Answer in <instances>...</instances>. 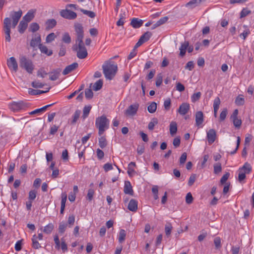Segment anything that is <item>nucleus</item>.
Masks as SVG:
<instances>
[{"label": "nucleus", "mask_w": 254, "mask_h": 254, "mask_svg": "<svg viewBox=\"0 0 254 254\" xmlns=\"http://www.w3.org/2000/svg\"><path fill=\"white\" fill-rule=\"evenodd\" d=\"M110 120L104 115L97 117L95 120V127L98 129L99 135L103 134L109 128Z\"/></svg>", "instance_id": "nucleus-1"}, {"label": "nucleus", "mask_w": 254, "mask_h": 254, "mask_svg": "<svg viewBox=\"0 0 254 254\" xmlns=\"http://www.w3.org/2000/svg\"><path fill=\"white\" fill-rule=\"evenodd\" d=\"M103 73L106 79L111 80L115 76L118 66L116 64L106 63L102 66Z\"/></svg>", "instance_id": "nucleus-2"}, {"label": "nucleus", "mask_w": 254, "mask_h": 254, "mask_svg": "<svg viewBox=\"0 0 254 254\" xmlns=\"http://www.w3.org/2000/svg\"><path fill=\"white\" fill-rule=\"evenodd\" d=\"M19 64L21 68H24L29 73H32L34 66L32 61L25 56H21L19 58Z\"/></svg>", "instance_id": "nucleus-3"}, {"label": "nucleus", "mask_w": 254, "mask_h": 254, "mask_svg": "<svg viewBox=\"0 0 254 254\" xmlns=\"http://www.w3.org/2000/svg\"><path fill=\"white\" fill-rule=\"evenodd\" d=\"M73 50L77 53V57L80 59H85L88 55L87 50L84 46L83 41L81 43H76L73 46Z\"/></svg>", "instance_id": "nucleus-4"}, {"label": "nucleus", "mask_w": 254, "mask_h": 254, "mask_svg": "<svg viewBox=\"0 0 254 254\" xmlns=\"http://www.w3.org/2000/svg\"><path fill=\"white\" fill-rule=\"evenodd\" d=\"M29 106L28 103L23 102H13L8 105L9 108L14 112H19L22 110H25Z\"/></svg>", "instance_id": "nucleus-5"}, {"label": "nucleus", "mask_w": 254, "mask_h": 254, "mask_svg": "<svg viewBox=\"0 0 254 254\" xmlns=\"http://www.w3.org/2000/svg\"><path fill=\"white\" fill-rule=\"evenodd\" d=\"M10 28L11 20L8 17L5 18L3 21V29L5 34V40L8 42H10Z\"/></svg>", "instance_id": "nucleus-6"}, {"label": "nucleus", "mask_w": 254, "mask_h": 254, "mask_svg": "<svg viewBox=\"0 0 254 254\" xmlns=\"http://www.w3.org/2000/svg\"><path fill=\"white\" fill-rule=\"evenodd\" d=\"M75 31L77 35L76 43H81L83 38V29L82 26L79 23H75L74 24Z\"/></svg>", "instance_id": "nucleus-7"}, {"label": "nucleus", "mask_w": 254, "mask_h": 254, "mask_svg": "<svg viewBox=\"0 0 254 254\" xmlns=\"http://www.w3.org/2000/svg\"><path fill=\"white\" fill-rule=\"evenodd\" d=\"M239 111L238 109H235L230 117V120L233 122L234 126L239 128L242 125V120L238 118Z\"/></svg>", "instance_id": "nucleus-8"}, {"label": "nucleus", "mask_w": 254, "mask_h": 254, "mask_svg": "<svg viewBox=\"0 0 254 254\" xmlns=\"http://www.w3.org/2000/svg\"><path fill=\"white\" fill-rule=\"evenodd\" d=\"M60 14L63 17L68 19H73L77 16L75 12L67 9L62 10L60 12Z\"/></svg>", "instance_id": "nucleus-9"}, {"label": "nucleus", "mask_w": 254, "mask_h": 254, "mask_svg": "<svg viewBox=\"0 0 254 254\" xmlns=\"http://www.w3.org/2000/svg\"><path fill=\"white\" fill-rule=\"evenodd\" d=\"M22 14V11L21 10H19L18 11H14L11 14V18L12 20V26L13 28H15L19 20L21 17Z\"/></svg>", "instance_id": "nucleus-10"}, {"label": "nucleus", "mask_w": 254, "mask_h": 254, "mask_svg": "<svg viewBox=\"0 0 254 254\" xmlns=\"http://www.w3.org/2000/svg\"><path fill=\"white\" fill-rule=\"evenodd\" d=\"M7 65L8 68L15 72L18 70V64L15 58L10 57L7 60Z\"/></svg>", "instance_id": "nucleus-11"}, {"label": "nucleus", "mask_w": 254, "mask_h": 254, "mask_svg": "<svg viewBox=\"0 0 254 254\" xmlns=\"http://www.w3.org/2000/svg\"><path fill=\"white\" fill-rule=\"evenodd\" d=\"M139 108V104L135 103L130 105L126 111V114L129 116H133L136 114Z\"/></svg>", "instance_id": "nucleus-12"}, {"label": "nucleus", "mask_w": 254, "mask_h": 254, "mask_svg": "<svg viewBox=\"0 0 254 254\" xmlns=\"http://www.w3.org/2000/svg\"><path fill=\"white\" fill-rule=\"evenodd\" d=\"M216 134L215 130L210 129L207 132V139L209 144L213 143L216 138Z\"/></svg>", "instance_id": "nucleus-13"}, {"label": "nucleus", "mask_w": 254, "mask_h": 254, "mask_svg": "<svg viewBox=\"0 0 254 254\" xmlns=\"http://www.w3.org/2000/svg\"><path fill=\"white\" fill-rule=\"evenodd\" d=\"M41 39L39 34H35L30 42V46L33 48H35L38 46L39 47L41 44Z\"/></svg>", "instance_id": "nucleus-14"}, {"label": "nucleus", "mask_w": 254, "mask_h": 254, "mask_svg": "<svg viewBox=\"0 0 254 254\" xmlns=\"http://www.w3.org/2000/svg\"><path fill=\"white\" fill-rule=\"evenodd\" d=\"M35 12V9H32L29 10L27 13L23 16V20L27 23L29 22L34 18Z\"/></svg>", "instance_id": "nucleus-15"}, {"label": "nucleus", "mask_w": 254, "mask_h": 254, "mask_svg": "<svg viewBox=\"0 0 254 254\" xmlns=\"http://www.w3.org/2000/svg\"><path fill=\"white\" fill-rule=\"evenodd\" d=\"M190 109V105L188 103H183L178 110V113L181 115H186Z\"/></svg>", "instance_id": "nucleus-16"}, {"label": "nucleus", "mask_w": 254, "mask_h": 254, "mask_svg": "<svg viewBox=\"0 0 254 254\" xmlns=\"http://www.w3.org/2000/svg\"><path fill=\"white\" fill-rule=\"evenodd\" d=\"M203 122V114L201 111H198L195 114V123L197 127H200Z\"/></svg>", "instance_id": "nucleus-17"}, {"label": "nucleus", "mask_w": 254, "mask_h": 254, "mask_svg": "<svg viewBox=\"0 0 254 254\" xmlns=\"http://www.w3.org/2000/svg\"><path fill=\"white\" fill-rule=\"evenodd\" d=\"M127 208L130 211L135 212L138 208L137 201L134 199H131L128 203Z\"/></svg>", "instance_id": "nucleus-18"}, {"label": "nucleus", "mask_w": 254, "mask_h": 254, "mask_svg": "<svg viewBox=\"0 0 254 254\" xmlns=\"http://www.w3.org/2000/svg\"><path fill=\"white\" fill-rule=\"evenodd\" d=\"M135 166V163L134 162H131L128 165L127 173L130 177L133 176L135 174V171L134 170Z\"/></svg>", "instance_id": "nucleus-19"}, {"label": "nucleus", "mask_w": 254, "mask_h": 254, "mask_svg": "<svg viewBox=\"0 0 254 254\" xmlns=\"http://www.w3.org/2000/svg\"><path fill=\"white\" fill-rule=\"evenodd\" d=\"M143 23V21L137 18H133L130 22V25L134 28H138L141 27Z\"/></svg>", "instance_id": "nucleus-20"}, {"label": "nucleus", "mask_w": 254, "mask_h": 254, "mask_svg": "<svg viewBox=\"0 0 254 254\" xmlns=\"http://www.w3.org/2000/svg\"><path fill=\"white\" fill-rule=\"evenodd\" d=\"M78 66V64L74 63L67 66L64 70L63 73L64 75H66L75 69Z\"/></svg>", "instance_id": "nucleus-21"}, {"label": "nucleus", "mask_w": 254, "mask_h": 254, "mask_svg": "<svg viewBox=\"0 0 254 254\" xmlns=\"http://www.w3.org/2000/svg\"><path fill=\"white\" fill-rule=\"evenodd\" d=\"M177 124L176 122L174 121L171 122L169 126V130L172 136H174V135L177 133Z\"/></svg>", "instance_id": "nucleus-22"}, {"label": "nucleus", "mask_w": 254, "mask_h": 254, "mask_svg": "<svg viewBox=\"0 0 254 254\" xmlns=\"http://www.w3.org/2000/svg\"><path fill=\"white\" fill-rule=\"evenodd\" d=\"M124 192L126 194H128L130 195L133 194V190L130 183L129 181H126L125 183Z\"/></svg>", "instance_id": "nucleus-23"}, {"label": "nucleus", "mask_w": 254, "mask_h": 254, "mask_svg": "<svg viewBox=\"0 0 254 254\" xmlns=\"http://www.w3.org/2000/svg\"><path fill=\"white\" fill-rule=\"evenodd\" d=\"M189 46V42L185 41L184 43H181V46L179 48L180 55L183 57L186 52V50Z\"/></svg>", "instance_id": "nucleus-24"}, {"label": "nucleus", "mask_w": 254, "mask_h": 254, "mask_svg": "<svg viewBox=\"0 0 254 254\" xmlns=\"http://www.w3.org/2000/svg\"><path fill=\"white\" fill-rule=\"evenodd\" d=\"M205 0H192L186 4V6L190 8H193L198 5L202 1Z\"/></svg>", "instance_id": "nucleus-25"}, {"label": "nucleus", "mask_w": 254, "mask_h": 254, "mask_svg": "<svg viewBox=\"0 0 254 254\" xmlns=\"http://www.w3.org/2000/svg\"><path fill=\"white\" fill-rule=\"evenodd\" d=\"M61 71V69L60 68H58L51 72L50 73V79L52 81H55L57 80L60 75Z\"/></svg>", "instance_id": "nucleus-26"}, {"label": "nucleus", "mask_w": 254, "mask_h": 254, "mask_svg": "<svg viewBox=\"0 0 254 254\" xmlns=\"http://www.w3.org/2000/svg\"><path fill=\"white\" fill-rule=\"evenodd\" d=\"M39 49L42 53L48 56H51L53 54V51L52 50L48 49L47 46L42 44L40 45Z\"/></svg>", "instance_id": "nucleus-27"}, {"label": "nucleus", "mask_w": 254, "mask_h": 254, "mask_svg": "<svg viewBox=\"0 0 254 254\" xmlns=\"http://www.w3.org/2000/svg\"><path fill=\"white\" fill-rule=\"evenodd\" d=\"M54 104V103L46 105L41 108L37 109L31 112L29 114L30 115H33V114H40L42 112H45L48 108L52 106Z\"/></svg>", "instance_id": "nucleus-28"}, {"label": "nucleus", "mask_w": 254, "mask_h": 254, "mask_svg": "<svg viewBox=\"0 0 254 254\" xmlns=\"http://www.w3.org/2000/svg\"><path fill=\"white\" fill-rule=\"evenodd\" d=\"M220 104V100L218 97L215 99L213 102V108H214V116L215 118L217 117V112L219 109V105Z\"/></svg>", "instance_id": "nucleus-29"}, {"label": "nucleus", "mask_w": 254, "mask_h": 254, "mask_svg": "<svg viewBox=\"0 0 254 254\" xmlns=\"http://www.w3.org/2000/svg\"><path fill=\"white\" fill-rule=\"evenodd\" d=\"M239 169L241 171H243V172L246 174H249L251 172L252 169L249 163H245L243 166Z\"/></svg>", "instance_id": "nucleus-30"}, {"label": "nucleus", "mask_w": 254, "mask_h": 254, "mask_svg": "<svg viewBox=\"0 0 254 254\" xmlns=\"http://www.w3.org/2000/svg\"><path fill=\"white\" fill-rule=\"evenodd\" d=\"M28 26V23L22 20L20 22L18 26V31L20 33H23L26 29Z\"/></svg>", "instance_id": "nucleus-31"}, {"label": "nucleus", "mask_w": 254, "mask_h": 254, "mask_svg": "<svg viewBox=\"0 0 254 254\" xmlns=\"http://www.w3.org/2000/svg\"><path fill=\"white\" fill-rule=\"evenodd\" d=\"M38 240L37 236L34 235L32 238V246L35 249H38L41 248V245Z\"/></svg>", "instance_id": "nucleus-32"}, {"label": "nucleus", "mask_w": 254, "mask_h": 254, "mask_svg": "<svg viewBox=\"0 0 254 254\" xmlns=\"http://www.w3.org/2000/svg\"><path fill=\"white\" fill-rule=\"evenodd\" d=\"M56 24L57 21L54 19H48L46 22V29H52L56 25Z\"/></svg>", "instance_id": "nucleus-33"}, {"label": "nucleus", "mask_w": 254, "mask_h": 254, "mask_svg": "<svg viewBox=\"0 0 254 254\" xmlns=\"http://www.w3.org/2000/svg\"><path fill=\"white\" fill-rule=\"evenodd\" d=\"M80 114L81 111L80 110H77L75 111L72 117V119L71 122V124H75L76 123L80 116Z\"/></svg>", "instance_id": "nucleus-34"}, {"label": "nucleus", "mask_w": 254, "mask_h": 254, "mask_svg": "<svg viewBox=\"0 0 254 254\" xmlns=\"http://www.w3.org/2000/svg\"><path fill=\"white\" fill-rule=\"evenodd\" d=\"M91 109V107L90 106H85L83 110V115L82 116V118L83 120H85L88 116L90 110Z\"/></svg>", "instance_id": "nucleus-35"}, {"label": "nucleus", "mask_w": 254, "mask_h": 254, "mask_svg": "<svg viewBox=\"0 0 254 254\" xmlns=\"http://www.w3.org/2000/svg\"><path fill=\"white\" fill-rule=\"evenodd\" d=\"M151 36L152 33L150 32L147 31L143 34L139 39L144 43V42L147 41L150 38Z\"/></svg>", "instance_id": "nucleus-36"}, {"label": "nucleus", "mask_w": 254, "mask_h": 254, "mask_svg": "<svg viewBox=\"0 0 254 254\" xmlns=\"http://www.w3.org/2000/svg\"><path fill=\"white\" fill-rule=\"evenodd\" d=\"M232 188L229 182L223 183V198L225 197L226 193Z\"/></svg>", "instance_id": "nucleus-37"}, {"label": "nucleus", "mask_w": 254, "mask_h": 254, "mask_svg": "<svg viewBox=\"0 0 254 254\" xmlns=\"http://www.w3.org/2000/svg\"><path fill=\"white\" fill-rule=\"evenodd\" d=\"M103 86V81L101 79L97 81L93 86V89L94 91H98L100 90Z\"/></svg>", "instance_id": "nucleus-38"}, {"label": "nucleus", "mask_w": 254, "mask_h": 254, "mask_svg": "<svg viewBox=\"0 0 254 254\" xmlns=\"http://www.w3.org/2000/svg\"><path fill=\"white\" fill-rule=\"evenodd\" d=\"M54 229V225L52 223H49L44 227L43 232L47 234H50Z\"/></svg>", "instance_id": "nucleus-39"}, {"label": "nucleus", "mask_w": 254, "mask_h": 254, "mask_svg": "<svg viewBox=\"0 0 254 254\" xmlns=\"http://www.w3.org/2000/svg\"><path fill=\"white\" fill-rule=\"evenodd\" d=\"M126 236V231L123 229L121 230L119 232V236H118L119 242L120 243L123 242L125 240Z\"/></svg>", "instance_id": "nucleus-40"}, {"label": "nucleus", "mask_w": 254, "mask_h": 254, "mask_svg": "<svg viewBox=\"0 0 254 254\" xmlns=\"http://www.w3.org/2000/svg\"><path fill=\"white\" fill-rule=\"evenodd\" d=\"M158 123V120L156 118H153L151 121L149 122L148 127V129L150 130H152L154 129V127Z\"/></svg>", "instance_id": "nucleus-41"}, {"label": "nucleus", "mask_w": 254, "mask_h": 254, "mask_svg": "<svg viewBox=\"0 0 254 254\" xmlns=\"http://www.w3.org/2000/svg\"><path fill=\"white\" fill-rule=\"evenodd\" d=\"M157 109V104L155 102H152L147 108L148 111L150 113H154Z\"/></svg>", "instance_id": "nucleus-42"}, {"label": "nucleus", "mask_w": 254, "mask_h": 254, "mask_svg": "<svg viewBox=\"0 0 254 254\" xmlns=\"http://www.w3.org/2000/svg\"><path fill=\"white\" fill-rule=\"evenodd\" d=\"M244 103H245V99L242 95L238 96L235 100V103L238 106L243 105L244 104Z\"/></svg>", "instance_id": "nucleus-43"}, {"label": "nucleus", "mask_w": 254, "mask_h": 254, "mask_svg": "<svg viewBox=\"0 0 254 254\" xmlns=\"http://www.w3.org/2000/svg\"><path fill=\"white\" fill-rule=\"evenodd\" d=\"M246 174L240 169L238 171V180L240 183H244V181L246 178Z\"/></svg>", "instance_id": "nucleus-44"}, {"label": "nucleus", "mask_w": 254, "mask_h": 254, "mask_svg": "<svg viewBox=\"0 0 254 254\" xmlns=\"http://www.w3.org/2000/svg\"><path fill=\"white\" fill-rule=\"evenodd\" d=\"M56 36L54 33H51L47 35L46 38V42L47 43H50L54 41Z\"/></svg>", "instance_id": "nucleus-45"}, {"label": "nucleus", "mask_w": 254, "mask_h": 254, "mask_svg": "<svg viewBox=\"0 0 254 254\" xmlns=\"http://www.w3.org/2000/svg\"><path fill=\"white\" fill-rule=\"evenodd\" d=\"M80 11L83 13L87 15L88 16H89L90 18H94L96 16L95 13L92 11H89V10L84 9H81Z\"/></svg>", "instance_id": "nucleus-46"}, {"label": "nucleus", "mask_w": 254, "mask_h": 254, "mask_svg": "<svg viewBox=\"0 0 254 254\" xmlns=\"http://www.w3.org/2000/svg\"><path fill=\"white\" fill-rule=\"evenodd\" d=\"M39 25L38 23L34 22L32 23L29 27V30L32 32H35L39 29Z\"/></svg>", "instance_id": "nucleus-47"}, {"label": "nucleus", "mask_w": 254, "mask_h": 254, "mask_svg": "<svg viewBox=\"0 0 254 254\" xmlns=\"http://www.w3.org/2000/svg\"><path fill=\"white\" fill-rule=\"evenodd\" d=\"M62 40L65 43H70L71 42V38L68 33H64L63 34Z\"/></svg>", "instance_id": "nucleus-48"}, {"label": "nucleus", "mask_w": 254, "mask_h": 254, "mask_svg": "<svg viewBox=\"0 0 254 254\" xmlns=\"http://www.w3.org/2000/svg\"><path fill=\"white\" fill-rule=\"evenodd\" d=\"M67 224L64 222L60 223L59 227V231L60 233H63L65 231Z\"/></svg>", "instance_id": "nucleus-49"}, {"label": "nucleus", "mask_w": 254, "mask_h": 254, "mask_svg": "<svg viewBox=\"0 0 254 254\" xmlns=\"http://www.w3.org/2000/svg\"><path fill=\"white\" fill-rule=\"evenodd\" d=\"M222 167L220 163H216L214 165V173L216 174L221 172Z\"/></svg>", "instance_id": "nucleus-50"}, {"label": "nucleus", "mask_w": 254, "mask_h": 254, "mask_svg": "<svg viewBox=\"0 0 254 254\" xmlns=\"http://www.w3.org/2000/svg\"><path fill=\"white\" fill-rule=\"evenodd\" d=\"M99 145L101 148H103L106 146V140L104 137L102 136L99 139Z\"/></svg>", "instance_id": "nucleus-51"}, {"label": "nucleus", "mask_w": 254, "mask_h": 254, "mask_svg": "<svg viewBox=\"0 0 254 254\" xmlns=\"http://www.w3.org/2000/svg\"><path fill=\"white\" fill-rule=\"evenodd\" d=\"M253 138V136L250 134H247L246 135L245 139V146H249L250 145V142L252 141Z\"/></svg>", "instance_id": "nucleus-52"}, {"label": "nucleus", "mask_w": 254, "mask_h": 254, "mask_svg": "<svg viewBox=\"0 0 254 254\" xmlns=\"http://www.w3.org/2000/svg\"><path fill=\"white\" fill-rule=\"evenodd\" d=\"M172 228L173 227L171 224L170 223H168L165 225V232L167 236H168L171 234Z\"/></svg>", "instance_id": "nucleus-53"}, {"label": "nucleus", "mask_w": 254, "mask_h": 254, "mask_svg": "<svg viewBox=\"0 0 254 254\" xmlns=\"http://www.w3.org/2000/svg\"><path fill=\"white\" fill-rule=\"evenodd\" d=\"M201 96V93L200 92H198L197 93H194L191 97V100L192 102H195L196 101L198 100Z\"/></svg>", "instance_id": "nucleus-54"}, {"label": "nucleus", "mask_w": 254, "mask_h": 254, "mask_svg": "<svg viewBox=\"0 0 254 254\" xmlns=\"http://www.w3.org/2000/svg\"><path fill=\"white\" fill-rule=\"evenodd\" d=\"M36 197V191L35 190H31L29 192L28 200L33 201Z\"/></svg>", "instance_id": "nucleus-55"}, {"label": "nucleus", "mask_w": 254, "mask_h": 254, "mask_svg": "<svg viewBox=\"0 0 254 254\" xmlns=\"http://www.w3.org/2000/svg\"><path fill=\"white\" fill-rule=\"evenodd\" d=\"M85 95L87 99H90L93 97V93L91 89H86L85 90Z\"/></svg>", "instance_id": "nucleus-56"}, {"label": "nucleus", "mask_w": 254, "mask_h": 254, "mask_svg": "<svg viewBox=\"0 0 254 254\" xmlns=\"http://www.w3.org/2000/svg\"><path fill=\"white\" fill-rule=\"evenodd\" d=\"M251 12V10L247 8H243L241 12L240 16L241 17H244L250 14Z\"/></svg>", "instance_id": "nucleus-57"}, {"label": "nucleus", "mask_w": 254, "mask_h": 254, "mask_svg": "<svg viewBox=\"0 0 254 254\" xmlns=\"http://www.w3.org/2000/svg\"><path fill=\"white\" fill-rule=\"evenodd\" d=\"M214 243L216 249H219L221 248V239L220 237H216L214 239Z\"/></svg>", "instance_id": "nucleus-58"}, {"label": "nucleus", "mask_w": 254, "mask_h": 254, "mask_svg": "<svg viewBox=\"0 0 254 254\" xmlns=\"http://www.w3.org/2000/svg\"><path fill=\"white\" fill-rule=\"evenodd\" d=\"M44 84L39 81H34L32 82V86L34 88H42Z\"/></svg>", "instance_id": "nucleus-59"}, {"label": "nucleus", "mask_w": 254, "mask_h": 254, "mask_svg": "<svg viewBox=\"0 0 254 254\" xmlns=\"http://www.w3.org/2000/svg\"><path fill=\"white\" fill-rule=\"evenodd\" d=\"M75 222V216L74 215H70L68 218L67 223L69 227L72 226Z\"/></svg>", "instance_id": "nucleus-60"}, {"label": "nucleus", "mask_w": 254, "mask_h": 254, "mask_svg": "<svg viewBox=\"0 0 254 254\" xmlns=\"http://www.w3.org/2000/svg\"><path fill=\"white\" fill-rule=\"evenodd\" d=\"M54 242L55 243V248L59 250L60 249V241L59 240V236L58 235H55L54 237Z\"/></svg>", "instance_id": "nucleus-61"}, {"label": "nucleus", "mask_w": 254, "mask_h": 254, "mask_svg": "<svg viewBox=\"0 0 254 254\" xmlns=\"http://www.w3.org/2000/svg\"><path fill=\"white\" fill-rule=\"evenodd\" d=\"M193 197L190 192L187 194L186 196V201L187 204H190L192 202Z\"/></svg>", "instance_id": "nucleus-62"}, {"label": "nucleus", "mask_w": 254, "mask_h": 254, "mask_svg": "<svg viewBox=\"0 0 254 254\" xmlns=\"http://www.w3.org/2000/svg\"><path fill=\"white\" fill-rule=\"evenodd\" d=\"M94 194V190L93 189H89L87 194V199L89 201L92 200Z\"/></svg>", "instance_id": "nucleus-63"}, {"label": "nucleus", "mask_w": 254, "mask_h": 254, "mask_svg": "<svg viewBox=\"0 0 254 254\" xmlns=\"http://www.w3.org/2000/svg\"><path fill=\"white\" fill-rule=\"evenodd\" d=\"M168 20V17L167 16H165L161 18L159 20L157 21V24L158 25H161L164 23H165Z\"/></svg>", "instance_id": "nucleus-64"}]
</instances>
